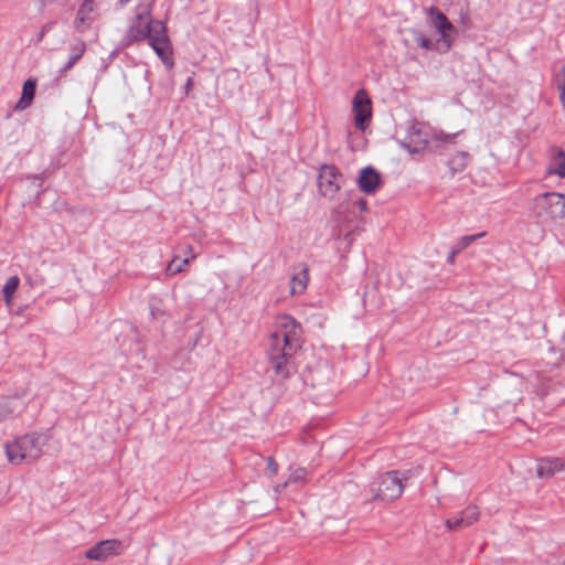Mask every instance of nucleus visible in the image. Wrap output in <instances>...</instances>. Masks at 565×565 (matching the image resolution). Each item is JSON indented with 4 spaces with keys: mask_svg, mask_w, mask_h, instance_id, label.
<instances>
[{
    "mask_svg": "<svg viewBox=\"0 0 565 565\" xmlns=\"http://www.w3.org/2000/svg\"><path fill=\"white\" fill-rule=\"evenodd\" d=\"M267 469L270 476H275L278 472V463L271 456L267 458Z\"/></svg>",
    "mask_w": 565,
    "mask_h": 565,
    "instance_id": "obj_26",
    "label": "nucleus"
},
{
    "mask_svg": "<svg viewBox=\"0 0 565 565\" xmlns=\"http://www.w3.org/2000/svg\"><path fill=\"white\" fill-rule=\"evenodd\" d=\"M459 253H461V249H459V248H458V246L455 244V245L451 247V249H450V252H449V255H448V257H447V262H448V264L452 265V264L455 263V258H456V256H457Z\"/></svg>",
    "mask_w": 565,
    "mask_h": 565,
    "instance_id": "obj_29",
    "label": "nucleus"
},
{
    "mask_svg": "<svg viewBox=\"0 0 565 565\" xmlns=\"http://www.w3.org/2000/svg\"><path fill=\"white\" fill-rule=\"evenodd\" d=\"M532 212L540 223L546 224L565 217V195L545 192L534 198Z\"/></svg>",
    "mask_w": 565,
    "mask_h": 565,
    "instance_id": "obj_5",
    "label": "nucleus"
},
{
    "mask_svg": "<svg viewBox=\"0 0 565 565\" xmlns=\"http://www.w3.org/2000/svg\"><path fill=\"white\" fill-rule=\"evenodd\" d=\"M47 438L43 434L28 433L4 445L8 461L12 465L31 463L43 455Z\"/></svg>",
    "mask_w": 565,
    "mask_h": 565,
    "instance_id": "obj_3",
    "label": "nucleus"
},
{
    "mask_svg": "<svg viewBox=\"0 0 565 565\" xmlns=\"http://www.w3.org/2000/svg\"><path fill=\"white\" fill-rule=\"evenodd\" d=\"M358 206H359L360 211H362V212L366 211L367 210V202H366V200L360 199L358 201Z\"/></svg>",
    "mask_w": 565,
    "mask_h": 565,
    "instance_id": "obj_31",
    "label": "nucleus"
},
{
    "mask_svg": "<svg viewBox=\"0 0 565 565\" xmlns=\"http://www.w3.org/2000/svg\"><path fill=\"white\" fill-rule=\"evenodd\" d=\"M404 490L399 472L391 470L381 475L366 490L367 501L391 502L398 499Z\"/></svg>",
    "mask_w": 565,
    "mask_h": 565,
    "instance_id": "obj_4",
    "label": "nucleus"
},
{
    "mask_svg": "<svg viewBox=\"0 0 565 565\" xmlns=\"http://www.w3.org/2000/svg\"><path fill=\"white\" fill-rule=\"evenodd\" d=\"M36 83L33 79H28L23 84L22 98L18 102L15 109H25L34 98Z\"/></svg>",
    "mask_w": 565,
    "mask_h": 565,
    "instance_id": "obj_18",
    "label": "nucleus"
},
{
    "mask_svg": "<svg viewBox=\"0 0 565 565\" xmlns=\"http://www.w3.org/2000/svg\"><path fill=\"white\" fill-rule=\"evenodd\" d=\"M25 403L19 396H9L0 401V423L11 419L25 411Z\"/></svg>",
    "mask_w": 565,
    "mask_h": 565,
    "instance_id": "obj_11",
    "label": "nucleus"
},
{
    "mask_svg": "<svg viewBox=\"0 0 565 565\" xmlns=\"http://www.w3.org/2000/svg\"><path fill=\"white\" fill-rule=\"evenodd\" d=\"M558 471H565V461L559 458H543L537 462L536 473L540 478H551Z\"/></svg>",
    "mask_w": 565,
    "mask_h": 565,
    "instance_id": "obj_16",
    "label": "nucleus"
},
{
    "mask_svg": "<svg viewBox=\"0 0 565 565\" xmlns=\"http://www.w3.org/2000/svg\"><path fill=\"white\" fill-rule=\"evenodd\" d=\"M479 519V510L477 505H468L460 513L455 514L446 520V527L449 531H458L470 526Z\"/></svg>",
    "mask_w": 565,
    "mask_h": 565,
    "instance_id": "obj_10",
    "label": "nucleus"
},
{
    "mask_svg": "<svg viewBox=\"0 0 565 565\" xmlns=\"http://www.w3.org/2000/svg\"><path fill=\"white\" fill-rule=\"evenodd\" d=\"M94 11V1L85 0L79 9L77 10L76 18L74 20V28L78 33H84L90 25Z\"/></svg>",
    "mask_w": 565,
    "mask_h": 565,
    "instance_id": "obj_15",
    "label": "nucleus"
},
{
    "mask_svg": "<svg viewBox=\"0 0 565 565\" xmlns=\"http://www.w3.org/2000/svg\"><path fill=\"white\" fill-rule=\"evenodd\" d=\"M469 159L467 152H458L448 161V166L452 173L461 172L467 167Z\"/></svg>",
    "mask_w": 565,
    "mask_h": 565,
    "instance_id": "obj_19",
    "label": "nucleus"
},
{
    "mask_svg": "<svg viewBox=\"0 0 565 565\" xmlns=\"http://www.w3.org/2000/svg\"><path fill=\"white\" fill-rule=\"evenodd\" d=\"M300 348L295 331H290L289 333L275 332L271 334L267 351V361L269 369L278 380H286L296 372L294 354Z\"/></svg>",
    "mask_w": 565,
    "mask_h": 565,
    "instance_id": "obj_2",
    "label": "nucleus"
},
{
    "mask_svg": "<svg viewBox=\"0 0 565 565\" xmlns=\"http://www.w3.org/2000/svg\"><path fill=\"white\" fill-rule=\"evenodd\" d=\"M20 285H3V297L8 307L12 306L13 295L19 290Z\"/></svg>",
    "mask_w": 565,
    "mask_h": 565,
    "instance_id": "obj_25",
    "label": "nucleus"
},
{
    "mask_svg": "<svg viewBox=\"0 0 565 565\" xmlns=\"http://www.w3.org/2000/svg\"><path fill=\"white\" fill-rule=\"evenodd\" d=\"M354 122L359 130H365L372 116L371 99L364 89H360L353 97Z\"/></svg>",
    "mask_w": 565,
    "mask_h": 565,
    "instance_id": "obj_9",
    "label": "nucleus"
},
{
    "mask_svg": "<svg viewBox=\"0 0 565 565\" xmlns=\"http://www.w3.org/2000/svg\"><path fill=\"white\" fill-rule=\"evenodd\" d=\"M129 1H130V0H119L118 2H119V4H120L121 7H124V6H126Z\"/></svg>",
    "mask_w": 565,
    "mask_h": 565,
    "instance_id": "obj_35",
    "label": "nucleus"
},
{
    "mask_svg": "<svg viewBox=\"0 0 565 565\" xmlns=\"http://www.w3.org/2000/svg\"><path fill=\"white\" fill-rule=\"evenodd\" d=\"M429 18L430 25L439 33L441 43L445 51H448L452 44V34L456 29L448 18L436 7H430L426 10Z\"/></svg>",
    "mask_w": 565,
    "mask_h": 565,
    "instance_id": "obj_6",
    "label": "nucleus"
},
{
    "mask_svg": "<svg viewBox=\"0 0 565 565\" xmlns=\"http://www.w3.org/2000/svg\"><path fill=\"white\" fill-rule=\"evenodd\" d=\"M416 135H417V140H416V142H417L418 145H424V143H426V138H425L424 136H422V134H420L419 131H417V132H416Z\"/></svg>",
    "mask_w": 565,
    "mask_h": 565,
    "instance_id": "obj_33",
    "label": "nucleus"
},
{
    "mask_svg": "<svg viewBox=\"0 0 565 565\" xmlns=\"http://www.w3.org/2000/svg\"><path fill=\"white\" fill-rule=\"evenodd\" d=\"M150 317L151 326L148 327V332L152 333L156 339H159L163 335V324L168 320V315L158 306L156 300L150 302Z\"/></svg>",
    "mask_w": 565,
    "mask_h": 565,
    "instance_id": "obj_13",
    "label": "nucleus"
},
{
    "mask_svg": "<svg viewBox=\"0 0 565 565\" xmlns=\"http://www.w3.org/2000/svg\"><path fill=\"white\" fill-rule=\"evenodd\" d=\"M546 175H557L561 179L565 178V152L558 147H551L548 149Z\"/></svg>",
    "mask_w": 565,
    "mask_h": 565,
    "instance_id": "obj_12",
    "label": "nucleus"
},
{
    "mask_svg": "<svg viewBox=\"0 0 565 565\" xmlns=\"http://www.w3.org/2000/svg\"><path fill=\"white\" fill-rule=\"evenodd\" d=\"M557 88L559 90V99L562 105L565 107V65L561 68L557 74Z\"/></svg>",
    "mask_w": 565,
    "mask_h": 565,
    "instance_id": "obj_24",
    "label": "nucleus"
},
{
    "mask_svg": "<svg viewBox=\"0 0 565 565\" xmlns=\"http://www.w3.org/2000/svg\"><path fill=\"white\" fill-rule=\"evenodd\" d=\"M136 342H137V348L135 349L136 355H141L142 358H145V348H143V345L141 344V342L138 339L136 340Z\"/></svg>",
    "mask_w": 565,
    "mask_h": 565,
    "instance_id": "obj_30",
    "label": "nucleus"
},
{
    "mask_svg": "<svg viewBox=\"0 0 565 565\" xmlns=\"http://www.w3.org/2000/svg\"><path fill=\"white\" fill-rule=\"evenodd\" d=\"M54 24H55V22H53V21L46 22V23L42 26V29H41V31H40V33H39V35H38V41H41V40L44 38V35H45L49 31H51V30H52V28L54 26Z\"/></svg>",
    "mask_w": 565,
    "mask_h": 565,
    "instance_id": "obj_28",
    "label": "nucleus"
},
{
    "mask_svg": "<svg viewBox=\"0 0 565 565\" xmlns=\"http://www.w3.org/2000/svg\"><path fill=\"white\" fill-rule=\"evenodd\" d=\"M381 177L380 173L372 167L363 168L358 179V184L361 191L364 193H373L380 186Z\"/></svg>",
    "mask_w": 565,
    "mask_h": 565,
    "instance_id": "obj_14",
    "label": "nucleus"
},
{
    "mask_svg": "<svg viewBox=\"0 0 565 565\" xmlns=\"http://www.w3.org/2000/svg\"><path fill=\"white\" fill-rule=\"evenodd\" d=\"M413 39L417 43L418 46L431 51L435 50V44L426 38L420 31L412 30Z\"/></svg>",
    "mask_w": 565,
    "mask_h": 565,
    "instance_id": "obj_22",
    "label": "nucleus"
},
{
    "mask_svg": "<svg viewBox=\"0 0 565 565\" xmlns=\"http://www.w3.org/2000/svg\"><path fill=\"white\" fill-rule=\"evenodd\" d=\"M153 0H143L136 8L135 18L129 25L125 41L126 44L148 40L150 46L154 50L157 55L163 64L171 68L173 66L172 50L167 29L163 22L152 20L151 12Z\"/></svg>",
    "mask_w": 565,
    "mask_h": 565,
    "instance_id": "obj_1",
    "label": "nucleus"
},
{
    "mask_svg": "<svg viewBox=\"0 0 565 565\" xmlns=\"http://www.w3.org/2000/svg\"><path fill=\"white\" fill-rule=\"evenodd\" d=\"M125 550V545L117 539L104 540L85 552V557L90 561L105 562L110 556L120 555Z\"/></svg>",
    "mask_w": 565,
    "mask_h": 565,
    "instance_id": "obj_8",
    "label": "nucleus"
},
{
    "mask_svg": "<svg viewBox=\"0 0 565 565\" xmlns=\"http://www.w3.org/2000/svg\"><path fill=\"white\" fill-rule=\"evenodd\" d=\"M288 287L289 294H302L308 285H286Z\"/></svg>",
    "mask_w": 565,
    "mask_h": 565,
    "instance_id": "obj_27",
    "label": "nucleus"
},
{
    "mask_svg": "<svg viewBox=\"0 0 565 565\" xmlns=\"http://www.w3.org/2000/svg\"><path fill=\"white\" fill-rule=\"evenodd\" d=\"M343 177L333 164H324L319 170L318 186L323 196L333 198L341 188Z\"/></svg>",
    "mask_w": 565,
    "mask_h": 565,
    "instance_id": "obj_7",
    "label": "nucleus"
},
{
    "mask_svg": "<svg viewBox=\"0 0 565 565\" xmlns=\"http://www.w3.org/2000/svg\"><path fill=\"white\" fill-rule=\"evenodd\" d=\"M6 282H20V280L18 276H11Z\"/></svg>",
    "mask_w": 565,
    "mask_h": 565,
    "instance_id": "obj_34",
    "label": "nucleus"
},
{
    "mask_svg": "<svg viewBox=\"0 0 565 565\" xmlns=\"http://www.w3.org/2000/svg\"><path fill=\"white\" fill-rule=\"evenodd\" d=\"M376 287H377V285H375V284L366 285L367 290H365L364 294H363L364 295V299L367 297L369 294L375 291L377 289Z\"/></svg>",
    "mask_w": 565,
    "mask_h": 565,
    "instance_id": "obj_32",
    "label": "nucleus"
},
{
    "mask_svg": "<svg viewBox=\"0 0 565 565\" xmlns=\"http://www.w3.org/2000/svg\"><path fill=\"white\" fill-rule=\"evenodd\" d=\"M189 257L175 256L167 266V274L173 275L182 270V267L189 263Z\"/></svg>",
    "mask_w": 565,
    "mask_h": 565,
    "instance_id": "obj_21",
    "label": "nucleus"
},
{
    "mask_svg": "<svg viewBox=\"0 0 565 565\" xmlns=\"http://www.w3.org/2000/svg\"><path fill=\"white\" fill-rule=\"evenodd\" d=\"M309 269L306 264L295 266L290 282H308Z\"/></svg>",
    "mask_w": 565,
    "mask_h": 565,
    "instance_id": "obj_20",
    "label": "nucleus"
},
{
    "mask_svg": "<svg viewBox=\"0 0 565 565\" xmlns=\"http://www.w3.org/2000/svg\"><path fill=\"white\" fill-rule=\"evenodd\" d=\"M486 235V232H481V233H478V234H473V235H466V236H462L457 243L456 245L458 246L459 249H461V252L463 249H466L471 243H473L476 239L478 238H481Z\"/></svg>",
    "mask_w": 565,
    "mask_h": 565,
    "instance_id": "obj_23",
    "label": "nucleus"
},
{
    "mask_svg": "<svg viewBox=\"0 0 565 565\" xmlns=\"http://www.w3.org/2000/svg\"><path fill=\"white\" fill-rule=\"evenodd\" d=\"M86 51L84 41L77 39L70 45V56L67 63L61 68V73H66L82 58Z\"/></svg>",
    "mask_w": 565,
    "mask_h": 565,
    "instance_id": "obj_17",
    "label": "nucleus"
}]
</instances>
